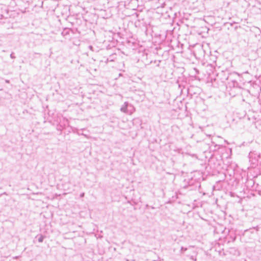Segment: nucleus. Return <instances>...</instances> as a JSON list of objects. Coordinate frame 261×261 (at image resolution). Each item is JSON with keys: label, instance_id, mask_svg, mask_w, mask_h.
<instances>
[{"label": "nucleus", "instance_id": "nucleus-1", "mask_svg": "<svg viewBox=\"0 0 261 261\" xmlns=\"http://www.w3.org/2000/svg\"><path fill=\"white\" fill-rule=\"evenodd\" d=\"M128 106V108L127 110L126 114L131 115L135 111V109L134 107L130 103H129Z\"/></svg>", "mask_w": 261, "mask_h": 261}, {"label": "nucleus", "instance_id": "nucleus-2", "mask_svg": "<svg viewBox=\"0 0 261 261\" xmlns=\"http://www.w3.org/2000/svg\"><path fill=\"white\" fill-rule=\"evenodd\" d=\"M129 103L128 102H125L124 105L121 107L120 109V111L125 114H126V111L127 109L128 108Z\"/></svg>", "mask_w": 261, "mask_h": 261}, {"label": "nucleus", "instance_id": "nucleus-3", "mask_svg": "<svg viewBox=\"0 0 261 261\" xmlns=\"http://www.w3.org/2000/svg\"><path fill=\"white\" fill-rule=\"evenodd\" d=\"M37 237H38V242L40 243H42L45 238V237L42 234L37 236Z\"/></svg>", "mask_w": 261, "mask_h": 261}, {"label": "nucleus", "instance_id": "nucleus-4", "mask_svg": "<svg viewBox=\"0 0 261 261\" xmlns=\"http://www.w3.org/2000/svg\"><path fill=\"white\" fill-rule=\"evenodd\" d=\"M190 259L194 260V261H196L197 260V258L196 257V256H194L193 255L191 256H190Z\"/></svg>", "mask_w": 261, "mask_h": 261}, {"label": "nucleus", "instance_id": "nucleus-5", "mask_svg": "<svg viewBox=\"0 0 261 261\" xmlns=\"http://www.w3.org/2000/svg\"><path fill=\"white\" fill-rule=\"evenodd\" d=\"M187 250V248H185V247H181V249H180L181 252V251H186Z\"/></svg>", "mask_w": 261, "mask_h": 261}, {"label": "nucleus", "instance_id": "nucleus-6", "mask_svg": "<svg viewBox=\"0 0 261 261\" xmlns=\"http://www.w3.org/2000/svg\"><path fill=\"white\" fill-rule=\"evenodd\" d=\"M10 58H12V59H15V56H14V53H12L11 55H10Z\"/></svg>", "mask_w": 261, "mask_h": 261}, {"label": "nucleus", "instance_id": "nucleus-7", "mask_svg": "<svg viewBox=\"0 0 261 261\" xmlns=\"http://www.w3.org/2000/svg\"><path fill=\"white\" fill-rule=\"evenodd\" d=\"M84 195H85V193H82L81 194H80V197H83L84 196Z\"/></svg>", "mask_w": 261, "mask_h": 261}, {"label": "nucleus", "instance_id": "nucleus-8", "mask_svg": "<svg viewBox=\"0 0 261 261\" xmlns=\"http://www.w3.org/2000/svg\"><path fill=\"white\" fill-rule=\"evenodd\" d=\"M3 194H4V195H7V194H6V192H4V193H3Z\"/></svg>", "mask_w": 261, "mask_h": 261}]
</instances>
